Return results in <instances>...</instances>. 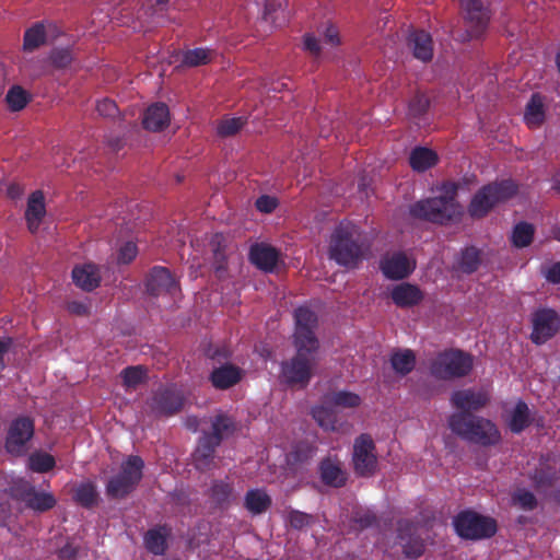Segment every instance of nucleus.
Listing matches in <instances>:
<instances>
[{
  "label": "nucleus",
  "mask_w": 560,
  "mask_h": 560,
  "mask_svg": "<svg viewBox=\"0 0 560 560\" xmlns=\"http://www.w3.org/2000/svg\"><path fill=\"white\" fill-rule=\"evenodd\" d=\"M370 247L366 235L357 225L340 222L330 236L329 257L342 267L355 268Z\"/></svg>",
  "instance_id": "1"
},
{
  "label": "nucleus",
  "mask_w": 560,
  "mask_h": 560,
  "mask_svg": "<svg viewBox=\"0 0 560 560\" xmlns=\"http://www.w3.org/2000/svg\"><path fill=\"white\" fill-rule=\"evenodd\" d=\"M441 195L412 203L409 214L413 219L432 223L445 224L460 214V206L456 201L458 186L446 182L441 186Z\"/></svg>",
  "instance_id": "2"
},
{
  "label": "nucleus",
  "mask_w": 560,
  "mask_h": 560,
  "mask_svg": "<svg viewBox=\"0 0 560 560\" xmlns=\"http://www.w3.org/2000/svg\"><path fill=\"white\" fill-rule=\"evenodd\" d=\"M448 427L460 439L481 446L495 445L501 440V434L492 421L469 412L451 415Z\"/></svg>",
  "instance_id": "3"
},
{
  "label": "nucleus",
  "mask_w": 560,
  "mask_h": 560,
  "mask_svg": "<svg viewBox=\"0 0 560 560\" xmlns=\"http://www.w3.org/2000/svg\"><path fill=\"white\" fill-rule=\"evenodd\" d=\"M294 348L295 354L280 364L279 381L290 388L304 389L314 376L318 350L301 346Z\"/></svg>",
  "instance_id": "4"
},
{
  "label": "nucleus",
  "mask_w": 560,
  "mask_h": 560,
  "mask_svg": "<svg viewBox=\"0 0 560 560\" xmlns=\"http://www.w3.org/2000/svg\"><path fill=\"white\" fill-rule=\"evenodd\" d=\"M518 190L512 179H502L482 186L472 197L468 213L474 219L486 217L497 205L511 199Z\"/></svg>",
  "instance_id": "5"
},
{
  "label": "nucleus",
  "mask_w": 560,
  "mask_h": 560,
  "mask_svg": "<svg viewBox=\"0 0 560 560\" xmlns=\"http://www.w3.org/2000/svg\"><path fill=\"white\" fill-rule=\"evenodd\" d=\"M474 357L460 349L451 348L440 352L430 364V373L438 380L452 381L470 374Z\"/></svg>",
  "instance_id": "6"
},
{
  "label": "nucleus",
  "mask_w": 560,
  "mask_h": 560,
  "mask_svg": "<svg viewBox=\"0 0 560 560\" xmlns=\"http://www.w3.org/2000/svg\"><path fill=\"white\" fill-rule=\"evenodd\" d=\"M144 462L138 455H130L121 463L120 471L106 483V494L112 499H124L129 495L143 476Z\"/></svg>",
  "instance_id": "7"
},
{
  "label": "nucleus",
  "mask_w": 560,
  "mask_h": 560,
  "mask_svg": "<svg viewBox=\"0 0 560 560\" xmlns=\"http://www.w3.org/2000/svg\"><path fill=\"white\" fill-rule=\"evenodd\" d=\"M456 534L464 539L480 540L495 535L498 525L494 518L471 510L459 512L453 520Z\"/></svg>",
  "instance_id": "8"
},
{
  "label": "nucleus",
  "mask_w": 560,
  "mask_h": 560,
  "mask_svg": "<svg viewBox=\"0 0 560 560\" xmlns=\"http://www.w3.org/2000/svg\"><path fill=\"white\" fill-rule=\"evenodd\" d=\"M185 405V396L174 385L161 386L145 401L147 412L154 418H168L179 413Z\"/></svg>",
  "instance_id": "9"
},
{
  "label": "nucleus",
  "mask_w": 560,
  "mask_h": 560,
  "mask_svg": "<svg viewBox=\"0 0 560 560\" xmlns=\"http://www.w3.org/2000/svg\"><path fill=\"white\" fill-rule=\"evenodd\" d=\"M35 433V421L30 416L14 418L8 428L4 441L7 452L14 456H23L28 450V443Z\"/></svg>",
  "instance_id": "10"
},
{
  "label": "nucleus",
  "mask_w": 560,
  "mask_h": 560,
  "mask_svg": "<svg viewBox=\"0 0 560 560\" xmlns=\"http://www.w3.org/2000/svg\"><path fill=\"white\" fill-rule=\"evenodd\" d=\"M294 323L293 346L319 350V340L316 336L317 314L307 306H300L294 311Z\"/></svg>",
  "instance_id": "11"
},
{
  "label": "nucleus",
  "mask_w": 560,
  "mask_h": 560,
  "mask_svg": "<svg viewBox=\"0 0 560 560\" xmlns=\"http://www.w3.org/2000/svg\"><path fill=\"white\" fill-rule=\"evenodd\" d=\"M460 9L467 25L464 39H478L486 33L491 12L481 0H459Z\"/></svg>",
  "instance_id": "12"
},
{
  "label": "nucleus",
  "mask_w": 560,
  "mask_h": 560,
  "mask_svg": "<svg viewBox=\"0 0 560 560\" xmlns=\"http://www.w3.org/2000/svg\"><path fill=\"white\" fill-rule=\"evenodd\" d=\"M352 463L354 472L359 477H371L377 468L375 444L371 435L360 434L353 443Z\"/></svg>",
  "instance_id": "13"
},
{
  "label": "nucleus",
  "mask_w": 560,
  "mask_h": 560,
  "mask_svg": "<svg viewBox=\"0 0 560 560\" xmlns=\"http://www.w3.org/2000/svg\"><path fill=\"white\" fill-rule=\"evenodd\" d=\"M532 342L544 345L560 330V316L552 308L539 307L532 314Z\"/></svg>",
  "instance_id": "14"
},
{
  "label": "nucleus",
  "mask_w": 560,
  "mask_h": 560,
  "mask_svg": "<svg viewBox=\"0 0 560 560\" xmlns=\"http://www.w3.org/2000/svg\"><path fill=\"white\" fill-rule=\"evenodd\" d=\"M534 488L560 504V470L548 464H540L529 475Z\"/></svg>",
  "instance_id": "15"
},
{
  "label": "nucleus",
  "mask_w": 560,
  "mask_h": 560,
  "mask_svg": "<svg viewBox=\"0 0 560 560\" xmlns=\"http://www.w3.org/2000/svg\"><path fill=\"white\" fill-rule=\"evenodd\" d=\"M418 526L409 520H400L397 523V538L407 558L417 559L424 552L423 539L417 534Z\"/></svg>",
  "instance_id": "16"
},
{
  "label": "nucleus",
  "mask_w": 560,
  "mask_h": 560,
  "mask_svg": "<svg viewBox=\"0 0 560 560\" xmlns=\"http://www.w3.org/2000/svg\"><path fill=\"white\" fill-rule=\"evenodd\" d=\"M147 292L152 296L163 294H175L178 291V283L171 271L161 266L153 267L145 279Z\"/></svg>",
  "instance_id": "17"
},
{
  "label": "nucleus",
  "mask_w": 560,
  "mask_h": 560,
  "mask_svg": "<svg viewBox=\"0 0 560 560\" xmlns=\"http://www.w3.org/2000/svg\"><path fill=\"white\" fill-rule=\"evenodd\" d=\"M489 401V397L485 392H476L471 388L455 390L451 396V404L458 412L478 411L482 409Z\"/></svg>",
  "instance_id": "18"
},
{
  "label": "nucleus",
  "mask_w": 560,
  "mask_h": 560,
  "mask_svg": "<svg viewBox=\"0 0 560 560\" xmlns=\"http://www.w3.org/2000/svg\"><path fill=\"white\" fill-rule=\"evenodd\" d=\"M383 275L392 280H400L407 278L415 269L406 254L399 252L390 256L384 257L380 262Z\"/></svg>",
  "instance_id": "19"
},
{
  "label": "nucleus",
  "mask_w": 560,
  "mask_h": 560,
  "mask_svg": "<svg viewBox=\"0 0 560 560\" xmlns=\"http://www.w3.org/2000/svg\"><path fill=\"white\" fill-rule=\"evenodd\" d=\"M244 374V370L240 366L232 363H224L211 371L209 381L215 389L226 390L238 384Z\"/></svg>",
  "instance_id": "20"
},
{
  "label": "nucleus",
  "mask_w": 560,
  "mask_h": 560,
  "mask_svg": "<svg viewBox=\"0 0 560 560\" xmlns=\"http://www.w3.org/2000/svg\"><path fill=\"white\" fill-rule=\"evenodd\" d=\"M390 298L396 306L408 308L420 304L424 294L418 285L402 282L393 288Z\"/></svg>",
  "instance_id": "21"
},
{
  "label": "nucleus",
  "mask_w": 560,
  "mask_h": 560,
  "mask_svg": "<svg viewBox=\"0 0 560 560\" xmlns=\"http://www.w3.org/2000/svg\"><path fill=\"white\" fill-rule=\"evenodd\" d=\"M249 260L258 269L270 272L279 260V252L267 244H254L249 249Z\"/></svg>",
  "instance_id": "22"
},
{
  "label": "nucleus",
  "mask_w": 560,
  "mask_h": 560,
  "mask_svg": "<svg viewBox=\"0 0 560 560\" xmlns=\"http://www.w3.org/2000/svg\"><path fill=\"white\" fill-rule=\"evenodd\" d=\"M408 47L415 58L428 62L433 57V42L431 35L423 30L412 31L408 36Z\"/></svg>",
  "instance_id": "23"
},
{
  "label": "nucleus",
  "mask_w": 560,
  "mask_h": 560,
  "mask_svg": "<svg viewBox=\"0 0 560 560\" xmlns=\"http://www.w3.org/2000/svg\"><path fill=\"white\" fill-rule=\"evenodd\" d=\"M20 499L28 509L40 513L51 510L57 503L51 493L36 491L30 485L21 490Z\"/></svg>",
  "instance_id": "24"
},
{
  "label": "nucleus",
  "mask_w": 560,
  "mask_h": 560,
  "mask_svg": "<svg viewBox=\"0 0 560 560\" xmlns=\"http://www.w3.org/2000/svg\"><path fill=\"white\" fill-rule=\"evenodd\" d=\"M45 214L46 208L44 194L40 190H35L28 197L25 211V219L31 233L37 232Z\"/></svg>",
  "instance_id": "25"
},
{
  "label": "nucleus",
  "mask_w": 560,
  "mask_h": 560,
  "mask_svg": "<svg viewBox=\"0 0 560 560\" xmlns=\"http://www.w3.org/2000/svg\"><path fill=\"white\" fill-rule=\"evenodd\" d=\"M319 475L326 486L341 488L347 482V474L338 459L324 458L319 464Z\"/></svg>",
  "instance_id": "26"
},
{
  "label": "nucleus",
  "mask_w": 560,
  "mask_h": 560,
  "mask_svg": "<svg viewBox=\"0 0 560 560\" xmlns=\"http://www.w3.org/2000/svg\"><path fill=\"white\" fill-rule=\"evenodd\" d=\"M219 446L220 444L214 443V441L205 433L200 436L194 453V462L198 470L206 471L211 468L215 450Z\"/></svg>",
  "instance_id": "27"
},
{
  "label": "nucleus",
  "mask_w": 560,
  "mask_h": 560,
  "mask_svg": "<svg viewBox=\"0 0 560 560\" xmlns=\"http://www.w3.org/2000/svg\"><path fill=\"white\" fill-rule=\"evenodd\" d=\"M170 122V110L166 104L155 103L147 108L143 115V127L151 131H160Z\"/></svg>",
  "instance_id": "28"
},
{
  "label": "nucleus",
  "mask_w": 560,
  "mask_h": 560,
  "mask_svg": "<svg viewBox=\"0 0 560 560\" xmlns=\"http://www.w3.org/2000/svg\"><path fill=\"white\" fill-rule=\"evenodd\" d=\"M72 280L77 287L90 292L100 285L101 275L95 265L85 264L73 268Z\"/></svg>",
  "instance_id": "29"
},
{
  "label": "nucleus",
  "mask_w": 560,
  "mask_h": 560,
  "mask_svg": "<svg viewBox=\"0 0 560 560\" xmlns=\"http://www.w3.org/2000/svg\"><path fill=\"white\" fill-rule=\"evenodd\" d=\"M272 504V499L264 488L249 489L244 495V508L252 515L266 513Z\"/></svg>",
  "instance_id": "30"
},
{
  "label": "nucleus",
  "mask_w": 560,
  "mask_h": 560,
  "mask_svg": "<svg viewBox=\"0 0 560 560\" xmlns=\"http://www.w3.org/2000/svg\"><path fill=\"white\" fill-rule=\"evenodd\" d=\"M170 536V529L164 526H156L150 528L143 537L145 549L155 555L162 556L167 549V537Z\"/></svg>",
  "instance_id": "31"
},
{
  "label": "nucleus",
  "mask_w": 560,
  "mask_h": 560,
  "mask_svg": "<svg viewBox=\"0 0 560 560\" xmlns=\"http://www.w3.org/2000/svg\"><path fill=\"white\" fill-rule=\"evenodd\" d=\"M546 118L545 105L539 93H534L524 112V121L530 129L539 128Z\"/></svg>",
  "instance_id": "32"
},
{
  "label": "nucleus",
  "mask_w": 560,
  "mask_h": 560,
  "mask_svg": "<svg viewBox=\"0 0 560 560\" xmlns=\"http://www.w3.org/2000/svg\"><path fill=\"white\" fill-rule=\"evenodd\" d=\"M236 429L235 421L225 413H218L211 422V432H205L214 443L221 444L222 441L234 433Z\"/></svg>",
  "instance_id": "33"
},
{
  "label": "nucleus",
  "mask_w": 560,
  "mask_h": 560,
  "mask_svg": "<svg viewBox=\"0 0 560 560\" xmlns=\"http://www.w3.org/2000/svg\"><path fill=\"white\" fill-rule=\"evenodd\" d=\"M334 406L322 404L312 408V417L317 424L326 431H338L341 423Z\"/></svg>",
  "instance_id": "34"
},
{
  "label": "nucleus",
  "mask_w": 560,
  "mask_h": 560,
  "mask_svg": "<svg viewBox=\"0 0 560 560\" xmlns=\"http://www.w3.org/2000/svg\"><path fill=\"white\" fill-rule=\"evenodd\" d=\"M439 161L438 154L428 148L417 147L409 156V164L413 171L425 172L433 167Z\"/></svg>",
  "instance_id": "35"
},
{
  "label": "nucleus",
  "mask_w": 560,
  "mask_h": 560,
  "mask_svg": "<svg viewBox=\"0 0 560 560\" xmlns=\"http://www.w3.org/2000/svg\"><path fill=\"white\" fill-rule=\"evenodd\" d=\"M323 401L335 408L347 409L359 407L362 402V398L358 394L349 390H336L325 394Z\"/></svg>",
  "instance_id": "36"
},
{
  "label": "nucleus",
  "mask_w": 560,
  "mask_h": 560,
  "mask_svg": "<svg viewBox=\"0 0 560 560\" xmlns=\"http://www.w3.org/2000/svg\"><path fill=\"white\" fill-rule=\"evenodd\" d=\"M532 423L530 410L527 404L518 400L512 410L509 419V429L512 433L520 434Z\"/></svg>",
  "instance_id": "37"
},
{
  "label": "nucleus",
  "mask_w": 560,
  "mask_h": 560,
  "mask_svg": "<svg viewBox=\"0 0 560 560\" xmlns=\"http://www.w3.org/2000/svg\"><path fill=\"white\" fill-rule=\"evenodd\" d=\"M390 364L397 374L405 376L415 369L416 355L410 349L395 351L390 355Z\"/></svg>",
  "instance_id": "38"
},
{
  "label": "nucleus",
  "mask_w": 560,
  "mask_h": 560,
  "mask_svg": "<svg viewBox=\"0 0 560 560\" xmlns=\"http://www.w3.org/2000/svg\"><path fill=\"white\" fill-rule=\"evenodd\" d=\"M74 501L85 509H91L97 504L98 493L92 482L79 485L73 494Z\"/></svg>",
  "instance_id": "39"
},
{
  "label": "nucleus",
  "mask_w": 560,
  "mask_h": 560,
  "mask_svg": "<svg viewBox=\"0 0 560 560\" xmlns=\"http://www.w3.org/2000/svg\"><path fill=\"white\" fill-rule=\"evenodd\" d=\"M214 51L209 48H194L184 52L182 63L187 67H198L212 61Z\"/></svg>",
  "instance_id": "40"
},
{
  "label": "nucleus",
  "mask_w": 560,
  "mask_h": 560,
  "mask_svg": "<svg viewBox=\"0 0 560 560\" xmlns=\"http://www.w3.org/2000/svg\"><path fill=\"white\" fill-rule=\"evenodd\" d=\"M535 229L527 222L517 223L512 232L511 241L516 248H524L532 244Z\"/></svg>",
  "instance_id": "41"
},
{
  "label": "nucleus",
  "mask_w": 560,
  "mask_h": 560,
  "mask_svg": "<svg viewBox=\"0 0 560 560\" xmlns=\"http://www.w3.org/2000/svg\"><path fill=\"white\" fill-rule=\"evenodd\" d=\"M46 42V31L43 23H36L27 28L24 34L23 48L33 51Z\"/></svg>",
  "instance_id": "42"
},
{
  "label": "nucleus",
  "mask_w": 560,
  "mask_h": 560,
  "mask_svg": "<svg viewBox=\"0 0 560 560\" xmlns=\"http://www.w3.org/2000/svg\"><path fill=\"white\" fill-rule=\"evenodd\" d=\"M480 265V252L476 247H466L460 255L458 268L462 272L470 275L475 272Z\"/></svg>",
  "instance_id": "43"
},
{
  "label": "nucleus",
  "mask_w": 560,
  "mask_h": 560,
  "mask_svg": "<svg viewBox=\"0 0 560 560\" xmlns=\"http://www.w3.org/2000/svg\"><path fill=\"white\" fill-rule=\"evenodd\" d=\"M233 494V486L230 482L223 480H214L210 489V498L212 501L222 506L230 502Z\"/></svg>",
  "instance_id": "44"
},
{
  "label": "nucleus",
  "mask_w": 560,
  "mask_h": 560,
  "mask_svg": "<svg viewBox=\"0 0 560 560\" xmlns=\"http://www.w3.org/2000/svg\"><path fill=\"white\" fill-rule=\"evenodd\" d=\"M56 465L52 455L43 452H36L28 457V467L35 472H47Z\"/></svg>",
  "instance_id": "45"
},
{
  "label": "nucleus",
  "mask_w": 560,
  "mask_h": 560,
  "mask_svg": "<svg viewBox=\"0 0 560 560\" xmlns=\"http://www.w3.org/2000/svg\"><path fill=\"white\" fill-rule=\"evenodd\" d=\"M5 101L11 110L19 112L27 105L30 95L23 88L14 85L8 91Z\"/></svg>",
  "instance_id": "46"
},
{
  "label": "nucleus",
  "mask_w": 560,
  "mask_h": 560,
  "mask_svg": "<svg viewBox=\"0 0 560 560\" xmlns=\"http://www.w3.org/2000/svg\"><path fill=\"white\" fill-rule=\"evenodd\" d=\"M210 245L213 252L215 269H224L226 264L224 235L222 233H215L211 237Z\"/></svg>",
  "instance_id": "47"
},
{
  "label": "nucleus",
  "mask_w": 560,
  "mask_h": 560,
  "mask_svg": "<svg viewBox=\"0 0 560 560\" xmlns=\"http://www.w3.org/2000/svg\"><path fill=\"white\" fill-rule=\"evenodd\" d=\"M124 386L127 388H136L145 380V370L141 365L128 366L120 373Z\"/></svg>",
  "instance_id": "48"
},
{
  "label": "nucleus",
  "mask_w": 560,
  "mask_h": 560,
  "mask_svg": "<svg viewBox=\"0 0 560 560\" xmlns=\"http://www.w3.org/2000/svg\"><path fill=\"white\" fill-rule=\"evenodd\" d=\"M246 124L244 117L224 118L219 121L217 132L221 137H231L236 135Z\"/></svg>",
  "instance_id": "49"
},
{
  "label": "nucleus",
  "mask_w": 560,
  "mask_h": 560,
  "mask_svg": "<svg viewBox=\"0 0 560 560\" xmlns=\"http://www.w3.org/2000/svg\"><path fill=\"white\" fill-rule=\"evenodd\" d=\"M512 501L524 511H533L538 505V501L534 493L526 489H517L512 495Z\"/></svg>",
  "instance_id": "50"
},
{
  "label": "nucleus",
  "mask_w": 560,
  "mask_h": 560,
  "mask_svg": "<svg viewBox=\"0 0 560 560\" xmlns=\"http://www.w3.org/2000/svg\"><path fill=\"white\" fill-rule=\"evenodd\" d=\"M351 520L355 527L360 530L373 527L378 523L376 514L371 510L354 511Z\"/></svg>",
  "instance_id": "51"
},
{
  "label": "nucleus",
  "mask_w": 560,
  "mask_h": 560,
  "mask_svg": "<svg viewBox=\"0 0 560 560\" xmlns=\"http://www.w3.org/2000/svg\"><path fill=\"white\" fill-rule=\"evenodd\" d=\"M73 60L72 50L66 48H54L49 54V61L56 69L67 68Z\"/></svg>",
  "instance_id": "52"
},
{
  "label": "nucleus",
  "mask_w": 560,
  "mask_h": 560,
  "mask_svg": "<svg viewBox=\"0 0 560 560\" xmlns=\"http://www.w3.org/2000/svg\"><path fill=\"white\" fill-rule=\"evenodd\" d=\"M430 102L424 94H416L409 103V112L413 117L424 115L429 108Z\"/></svg>",
  "instance_id": "53"
},
{
  "label": "nucleus",
  "mask_w": 560,
  "mask_h": 560,
  "mask_svg": "<svg viewBox=\"0 0 560 560\" xmlns=\"http://www.w3.org/2000/svg\"><path fill=\"white\" fill-rule=\"evenodd\" d=\"M96 112L105 118H115L119 115V108L115 101L107 97L96 103Z\"/></svg>",
  "instance_id": "54"
},
{
  "label": "nucleus",
  "mask_w": 560,
  "mask_h": 560,
  "mask_svg": "<svg viewBox=\"0 0 560 560\" xmlns=\"http://www.w3.org/2000/svg\"><path fill=\"white\" fill-rule=\"evenodd\" d=\"M289 522L291 527L302 529L312 524L313 516L311 514L293 510L289 513Z\"/></svg>",
  "instance_id": "55"
},
{
  "label": "nucleus",
  "mask_w": 560,
  "mask_h": 560,
  "mask_svg": "<svg viewBox=\"0 0 560 560\" xmlns=\"http://www.w3.org/2000/svg\"><path fill=\"white\" fill-rule=\"evenodd\" d=\"M138 254V247L133 242H126L118 252L117 260L119 264L131 262Z\"/></svg>",
  "instance_id": "56"
},
{
  "label": "nucleus",
  "mask_w": 560,
  "mask_h": 560,
  "mask_svg": "<svg viewBox=\"0 0 560 560\" xmlns=\"http://www.w3.org/2000/svg\"><path fill=\"white\" fill-rule=\"evenodd\" d=\"M256 209L262 213H271L278 206V200L269 195H262L255 202Z\"/></svg>",
  "instance_id": "57"
},
{
  "label": "nucleus",
  "mask_w": 560,
  "mask_h": 560,
  "mask_svg": "<svg viewBox=\"0 0 560 560\" xmlns=\"http://www.w3.org/2000/svg\"><path fill=\"white\" fill-rule=\"evenodd\" d=\"M546 280L550 283H560V261L552 264L544 271Z\"/></svg>",
  "instance_id": "58"
},
{
  "label": "nucleus",
  "mask_w": 560,
  "mask_h": 560,
  "mask_svg": "<svg viewBox=\"0 0 560 560\" xmlns=\"http://www.w3.org/2000/svg\"><path fill=\"white\" fill-rule=\"evenodd\" d=\"M304 49L307 50L308 52H311L312 55L314 56H318L319 52H320V46H319V42L318 39L311 35V34H306L304 36Z\"/></svg>",
  "instance_id": "59"
},
{
  "label": "nucleus",
  "mask_w": 560,
  "mask_h": 560,
  "mask_svg": "<svg viewBox=\"0 0 560 560\" xmlns=\"http://www.w3.org/2000/svg\"><path fill=\"white\" fill-rule=\"evenodd\" d=\"M12 345H13V339L11 337H1L0 338V372L3 371L7 366V364L4 362V355L9 352Z\"/></svg>",
  "instance_id": "60"
},
{
  "label": "nucleus",
  "mask_w": 560,
  "mask_h": 560,
  "mask_svg": "<svg viewBox=\"0 0 560 560\" xmlns=\"http://www.w3.org/2000/svg\"><path fill=\"white\" fill-rule=\"evenodd\" d=\"M67 310L69 313L78 316H84L89 314V306L80 301L68 302Z\"/></svg>",
  "instance_id": "61"
},
{
  "label": "nucleus",
  "mask_w": 560,
  "mask_h": 560,
  "mask_svg": "<svg viewBox=\"0 0 560 560\" xmlns=\"http://www.w3.org/2000/svg\"><path fill=\"white\" fill-rule=\"evenodd\" d=\"M78 556V548L72 544H66L58 550V557L61 560H73Z\"/></svg>",
  "instance_id": "62"
},
{
  "label": "nucleus",
  "mask_w": 560,
  "mask_h": 560,
  "mask_svg": "<svg viewBox=\"0 0 560 560\" xmlns=\"http://www.w3.org/2000/svg\"><path fill=\"white\" fill-rule=\"evenodd\" d=\"M312 453H313V450L308 446H305V447L298 446L293 451L292 455L296 462H305L312 457Z\"/></svg>",
  "instance_id": "63"
},
{
  "label": "nucleus",
  "mask_w": 560,
  "mask_h": 560,
  "mask_svg": "<svg viewBox=\"0 0 560 560\" xmlns=\"http://www.w3.org/2000/svg\"><path fill=\"white\" fill-rule=\"evenodd\" d=\"M325 39L331 45L339 44L338 31L335 26H328L325 32Z\"/></svg>",
  "instance_id": "64"
}]
</instances>
